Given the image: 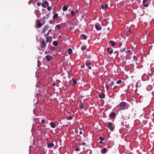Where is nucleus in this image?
<instances>
[{
  "mask_svg": "<svg viewBox=\"0 0 154 154\" xmlns=\"http://www.w3.org/2000/svg\"><path fill=\"white\" fill-rule=\"evenodd\" d=\"M107 151V149L106 148H103L101 150V152L103 154L105 153Z\"/></svg>",
  "mask_w": 154,
  "mask_h": 154,
  "instance_id": "nucleus-14",
  "label": "nucleus"
},
{
  "mask_svg": "<svg viewBox=\"0 0 154 154\" xmlns=\"http://www.w3.org/2000/svg\"><path fill=\"white\" fill-rule=\"evenodd\" d=\"M51 50L52 51H54L55 50V48L54 47H52L51 48Z\"/></svg>",
  "mask_w": 154,
  "mask_h": 154,
  "instance_id": "nucleus-29",
  "label": "nucleus"
},
{
  "mask_svg": "<svg viewBox=\"0 0 154 154\" xmlns=\"http://www.w3.org/2000/svg\"><path fill=\"white\" fill-rule=\"evenodd\" d=\"M72 85H75L77 83V81L76 80L74 79H72Z\"/></svg>",
  "mask_w": 154,
  "mask_h": 154,
  "instance_id": "nucleus-15",
  "label": "nucleus"
},
{
  "mask_svg": "<svg viewBox=\"0 0 154 154\" xmlns=\"http://www.w3.org/2000/svg\"><path fill=\"white\" fill-rule=\"evenodd\" d=\"M45 58L48 61H49L52 58V57L49 55H48L46 56Z\"/></svg>",
  "mask_w": 154,
  "mask_h": 154,
  "instance_id": "nucleus-9",
  "label": "nucleus"
},
{
  "mask_svg": "<svg viewBox=\"0 0 154 154\" xmlns=\"http://www.w3.org/2000/svg\"><path fill=\"white\" fill-rule=\"evenodd\" d=\"M72 50L71 48H69L68 50V54H71L72 53Z\"/></svg>",
  "mask_w": 154,
  "mask_h": 154,
  "instance_id": "nucleus-20",
  "label": "nucleus"
},
{
  "mask_svg": "<svg viewBox=\"0 0 154 154\" xmlns=\"http://www.w3.org/2000/svg\"><path fill=\"white\" fill-rule=\"evenodd\" d=\"M58 17V14L57 13H56L53 17V19H54L55 18H57Z\"/></svg>",
  "mask_w": 154,
  "mask_h": 154,
  "instance_id": "nucleus-24",
  "label": "nucleus"
},
{
  "mask_svg": "<svg viewBox=\"0 0 154 154\" xmlns=\"http://www.w3.org/2000/svg\"><path fill=\"white\" fill-rule=\"evenodd\" d=\"M133 59L134 61H136L137 60V57L136 56H134Z\"/></svg>",
  "mask_w": 154,
  "mask_h": 154,
  "instance_id": "nucleus-26",
  "label": "nucleus"
},
{
  "mask_svg": "<svg viewBox=\"0 0 154 154\" xmlns=\"http://www.w3.org/2000/svg\"><path fill=\"white\" fill-rule=\"evenodd\" d=\"M82 131H81L80 132L79 134H82Z\"/></svg>",
  "mask_w": 154,
  "mask_h": 154,
  "instance_id": "nucleus-55",
  "label": "nucleus"
},
{
  "mask_svg": "<svg viewBox=\"0 0 154 154\" xmlns=\"http://www.w3.org/2000/svg\"><path fill=\"white\" fill-rule=\"evenodd\" d=\"M122 81L121 80H119L118 81H117L116 82L118 84H120L121 83Z\"/></svg>",
  "mask_w": 154,
  "mask_h": 154,
  "instance_id": "nucleus-36",
  "label": "nucleus"
},
{
  "mask_svg": "<svg viewBox=\"0 0 154 154\" xmlns=\"http://www.w3.org/2000/svg\"><path fill=\"white\" fill-rule=\"evenodd\" d=\"M47 9L48 11H51V7L49 6L48 8Z\"/></svg>",
  "mask_w": 154,
  "mask_h": 154,
  "instance_id": "nucleus-41",
  "label": "nucleus"
},
{
  "mask_svg": "<svg viewBox=\"0 0 154 154\" xmlns=\"http://www.w3.org/2000/svg\"><path fill=\"white\" fill-rule=\"evenodd\" d=\"M148 0H143V4H144Z\"/></svg>",
  "mask_w": 154,
  "mask_h": 154,
  "instance_id": "nucleus-43",
  "label": "nucleus"
},
{
  "mask_svg": "<svg viewBox=\"0 0 154 154\" xmlns=\"http://www.w3.org/2000/svg\"><path fill=\"white\" fill-rule=\"evenodd\" d=\"M49 29V27L48 26L45 25V26L44 28H43L42 31V33H44L45 32L48 30Z\"/></svg>",
  "mask_w": 154,
  "mask_h": 154,
  "instance_id": "nucleus-5",
  "label": "nucleus"
},
{
  "mask_svg": "<svg viewBox=\"0 0 154 154\" xmlns=\"http://www.w3.org/2000/svg\"><path fill=\"white\" fill-rule=\"evenodd\" d=\"M99 139L100 140H102V141H103L104 140V138H103V137H100Z\"/></svg>",
  "mask_w": 154,
  "mask_h": 154,
  "instance_id": "nucleus-37",
  "label": "nucleus"
},
{
  "mask_svg": "<svg viewBox=\"0 0 154 154\" xmlns=\"http://www.w3.org/2000/svg\"><path fill=\"white\" fill-rule=\"evenodd\" d=\"M82 38L85 40H86L87 38L86 36L84 34L82 35Z\"/></svg>",
  "mask_w": 154,
  "mask_h": 154,
  "instance_id": "nucleus-27",
  "label": "nucleus"
},
{
  "mask_svg": "<svg viewBox=\"0 0 154 154\" xmlns=\"http://www.w3.org/2000/svg\"><path fill=\"white\" fill-rule=\"evenodd\" d=\"M56 27V28H58V29H61V27H60V25H57Z\"/></svg>",
  "mask_w": 154,
  "mask_h": 154,
  "instance_id": "nucleus-32",
  "label": "nucleus"
},
{
  "mask_svg": "<svg viewBox=\"0 0 154 154\" xmlns=\"http://www.w3.org/2000/svg\"><path fill=\"white\" fill-rule=\"evenodd\" d=\"M89 151H90V152H91V150H89Z\"/></svg>",
  "mask_w": 154,
  "mask_h": 154,
  "instance_id": "nucleus-59",
  "label": "nucleus"
},
{
  "mask_svg": "<svg viewBox=\"0 0 154 154\" xmlns=\"http://www.w3.org/2000/svg\"><path fill=\"white\" fill-rule=\"evenodd\" d=\"M95 27L96 29L97 30H100L101 29V27L98 24H95Z\"/></svg>",
  "mask_w": 154,
  "mask_h": 154,
  "instance_id": "nucleus-7",
  "label": "nucleus"
},
{
  "mask_svg": "<svg viewBox=\"0 0 154 154\" xmlns=\"http://www.w3.org/2000/svg\"><path fill=\"white\" fill-rule=\"evenodd\" d=\"M86 143H85L83 142L82 144V145H83V146H85L86 145Z\"/></svg>",
  "mask_w": 154,
  "mask_h": 154,
  "instance_id": "nucleus-50",
  "label": "nucleus"
},
{
  "mask_svg": "<svg viewBox=\"0 0 154 154\" xmlns=\"http://www.w3.org/2000/svg\"><path fill=\"white\" fill-rule=\"evenodd\" d=\"M87 47L85 46H84L83 47H82L81 49L82 51H84L86 50Z\"/></svg>",
  "mask_w": 154,
  "mask_h": 154,
  "instance_id": "nucleus-25",
  "label": "nucleus"
},
{
  "mask_svg": "<svg viewBox=\"0 0 154 154\" xmlns=\"http://www.w3.org/2000/svg\"><path fill=\"white\" fill-rule=\"evenodd\" d=\"M37 6H40L41 5V2H38L37 4Z\"/></svg>",
  "mask_w": 154,
  "mask_h": 154,
  "instance_id": "nucleus-39",
  "label": "nucleus"
},
{
  "mask_svg": "<svg viewBox=\"0 0 154 154\" xmlns=\"http://www.w3.org/2000/svg\"><path fill=\"white\" fill-rule=\"evenodd\" d=\"M54 146V145L53 143H50L48 144V147L49 148H53Z\"/></svg>",
  "mask_w": 154,
  "mask_h": 154,
  "instance_id": "nucleus-6",
  "label": "nucleus"
},
{
  "mask_svg": "<svg viewBox=\"0 0 154 154\" xmlns=\"http://www.w3.org/2000/svg\"><path fill=\"white\" fill-rule=\"evenodd\" d=\"M75 148H75V150L76 151H79V148L78 147V146H75Z\"/></svg>",
  "mask_w": 154,
  "mask_h": 154,
  "instance_id": "nucleus-38",
  "label": "nucleus"
},
{
  "mask_svg": "<svg viewBox=\"0 0 154 154\" xmlns=\"http://www.w3.org/2000/svg\"><path fill=\"white\" fill-rule=\"evenodd\" d=\"M122 45V43H121L120 44H119V46H121Z\"/></svg>",
  "mask_w": 154,
  "mask_h": 154,
  "instance_id": "nucleus-57",
  "label": "nucleus"
},
{
  "mask_svg": "<svg viewBox=\"0 0 154 154\" xmlns=\"http://www.w3.org/2000/svg\"><path fill=\"white\" fill-rule=\"evenodd\" d=\"M56 83H53V86H56Z\"/></svg>",
  "mask_w": 154,
  "mask_h": 154,
  "instance_id": "nucleus-51",
  "label": "nucleus"
},
{
  "mask_svg": "<svg viewBox=\"0 0 154 154\" xmlns=\"http://www.w3.org/2000/svg\"><path fill=\"white\" fill-rule=\"evenodd\" d=\"M72 119V117L71 116H68L67 117V119L68 120H71Z\"/></svg>",
  "mask_w": 154,
  "mask_h": 154,
  "instance_id": "nucleus-34",
  "label": "nucleus"
},
{
  "mask_svg": "<svg viewBox=\"0 0 154 154\" xmlns=\"http://www.w3.org/2000/svg\"><path fill=\"white\" fill-rule=\"evenodd\" d=\"M101 7H102V8L103 9L105 8H104V7H104V5H101Z\"/></svg>",
  "mask_w": 154,
  "mask_h": 154,
  "instance_id": "nucleus-48",
  "label": "nucleus"
},
{
  "mask_svg": "<svg viewBox=\"0 0 154 154\" xmlns=\"http://www.w3.org/2000/svg\"><path fill=\"white\" fill-rule=\"evenodd\" d=\"M106 88L107 90L109 88V85H107V84H106Z\"/></svg>",
  "mask_w": 154,
  "mask_h": 154,
  "instance_id": "nucleus-40",
  "label": "nucleus"
},
{
  "mask_svg": "<svg viewBox=\"0 0 154 154\" xmlns=\"http://www.w3.org/2000/svg\"><path fill=\"white\" fill-rule=\"evenodd\" d=\"M152 88V86L151 85H149L147 86V89L148 91H150V90Z\"/></svg>",
  "mask_w": 154,
  "mask_h": 154,
  "instance_id": "nucleus-23",
  "label": "nucleus"
},
{
  "mask_svg": "<svg viewBox=\"0 0 154 154\" xmlns=\"http://www.w3.org/2000/svg\"><path fill=\"white\" fill-rule=\"evenodd\" d=\"M91 62L89 60H87L86 62V65L88 68L89 69H91V67L90 66L91 65Z\"/></svg>",
  "mask_w": 154,
  "mask_h": 154,
  "instance_id": "nucleus-3",
  "label": "nucleus"
},
{
  "mask_svg": "<svg viewBox=\"0 0 154 154\" xmlns=\"http://www.w3.org/2000/svg\"><path fill=\"white\" fill-rule=\"evenodd\" d=\"M99 143H100V144H101L102 143V140H100V142H99Z\"/></svg>",
  "mask_w": 154,
  "mask_h": 154,
  "instance_id": "nucleus-53",
  "label": "nucleus"
},
{
  "mask_svg": "<svg viewBox=\"0 0 154 154\" xmlns=\"http://www.w3.org/2000/svg\"><path fill=\"white\" fill-rule=\"evenodd\" d=\"M131 52V51L130 50H128V51H126V53H130Z\"/></svg>",
  "mask_w": 154,
  "mask_h": 154,
  "instance_id": "nucleus-46",
  "label": "nucleus"
},
{
  "mask_svg": "<svg viewBox=\"0 0 154 154\" xmlns=\"http://www.w3.org/2000/svg\"><path fill=\"white\" fill-rule=\"evenodd\" d=\"M99 96L100 99L102 98H105V94H104L102 93L101 94H99Z\"/></svg>",
  "mask_w": 154,
  "mask_h": 154,
  "instance_id": "nucleus-11",
  "label": "nucleus"
},
{
  "mask_svg": "<svg viewBox=\"0 0 154 154\" xmlns=\"http://www.w3.org/2000/svg\"><path fill=\"white\" fill-rule=\"evenodd\" d=\"M31 1H29V2H28V4H29V5H30V4H31Z\"/></svg>",
  "mask_w": 154,
  "mask_h": 154,
  "instance_id": "nucleus-52",
  "label": "nucleus"
},
{
  "mask_svg": "<svg viewBox=\"0 0 154 154\" xmlns=\"http://www.w3.org/2000/svg\"><path fill=\"white\" fill-rule=\"evenodd\" d=\"M37 23V26H38V28H40L42 26V24L40 22V21L39 20H38Z\"/></svg>",
  "mask_w": 154,
  "mask_h": 154,
  "instance_id": "nucleus-13",
  "label": "nucleus"
},
{
  "mask_svg": "<svg viewBox=\"0 0 154 154\" xmlns=\"http://www.w3.org/2000/svg\"><path fill=\"white\" fill-rule=\"evenodd\" d=\"M42 6L44 8H46V6H45V5H44V3H42Z\"/></svg>",
  "mask_w": 154,
  "mask_h": 154,
  "instance_id": "nucleus-44",
  "label": "nucleus"
},
{
  "mask_svg": "<svg viewBox=\"0 0 154 154\" xmlns=\"http://www.w3.org/2000/svg\"><path fill=\"white\" fill-rule=\"evenodd\" d=\"M78 130H76V131H75V133H78Z\"/></svg>",
  "mask_w": 154,
  "mask_h": 154,
  "instance_id": "nucleus-54",
  "label": "nucleus"
},
{
  "mask_svg": "<svg viewBox=\"0 0 154 154\" xmlns=\"http://www.w3.org/2000/svg\"><path fill=\"white\" fill-rule=\"evenodd\" d=\"M63 11H66L68 9V7L67 6H64L63 7Z\"/></svg>",
  "mask_w": 154,
  "mask_h": 154,
  "instance_id": "nucleus-22",
  "label": "nucleus"
},
{
  "mask_svg": "<svg viewBox=\"0 0 154 154\" xmlns=\"http://www.w3.org/2000/svg\"><path fill=\"white\" fill-rule=\"evenodd\" d=\"M110 29V28H109V27H108V28H107V30H109Z\"/></svg>",
  "mask_w": 154,
  "mask_h": 154,
  "instance_id": "nucleus-56",
  "label": "nucleus"
},
{
  "mask_svg": "<svg viewBox=\"0 0 154 154\" xmlns=\"http://www.w3.org/2000/svg\"><path fill=\"white\" fill-rule=\"evenodd\" d=\"M84 105L83 104L81 103L79 106V107L80 109H83L84 107Z\"/></svg>",
  "mask_w": 154,
  "mask_h": 154,
  "instance_id": "nucleus-21",
  "label": "nucleus"
},
{
  "mask_svg": "<svg viewBox=\"0 0 154 154\" xmlns=\"http://www.w3.org/2000/svg\"><path fill=\"white\" fill-rule=\"evenodd\" d=\"M50 125L52 128H55L56 127V124L55 123H53L52 122H51Z\"/></svg>",
  "mask_w": 154,
  "mask_h": 154,
  "instance_id": "nucleus-12",
  "label": "nucleus"
},
{
  "mask_svg": "<svg viewBox=\"0 0 154 154\" xmlns=\"http://www.w3.org/2000/svg\"><path fill=\"white\" fill-rule=\"evenodd\" d=\"M52 31V29H50L48 31L47 34V35H48L49 34V32H51Z\"/></svg>",
  "mask_w": 154,
  "mask_h": 154,
  "instance_id": "nucleus-45",
  "label": "nucleus"
},
{
  "mask_svg": "<svg viewBox=\"0 0 154 154\" xmlns=\"http://www.w3.org/2000/svg\"><path fill=\"white\" fill-rule=\"evenodd\" d=\"M40 44H41V47L42 48H44L46 46V44L45 41V40H41L40 41Z\"/></svg>",
  "mask_w": 154,
  "mask_h": 154,
  "instance_id": "nucleus-2",
  "label": "nucleus"
},
{
  "mask_svg": "<svg viewBox=\"0 0 154 154\" xmlns=\"http://www.w3.org/2000/svg\"><path fill=\"white\" fill-rule=\"evenodd\" d=\"M85 67V66L84 65H82L81 66V67L82 68H83Z\"/></svg>",
  "mask_w": 154,
  "mask_h": 154,
  "instance_id": "nucleus-47",
  "label": "nucleus"
},
{
  "mask_svg": "<svg viewBox=\"0 0 154 154\" xmlns=\"http://www.w3.org/2000/svg\"><path fill=\"white\" fill-rule=\"evenodd\" d=\"M47 16H48V15H47Z\"/></svg>",
  "mask_w": 154,
  "mask_h": 154,
  "instance_id": "nucleus-60",
  "label": "nucleus"
},
{
  "mask_svg": "<svg viewBox=\"0 0 154 154\" xmlns=\"http://www.w3.org/2000/svg\"><path fill=\"white\" fill-rule=\"evenodd\" d=\"M144 5V6L146 7H147L149 5L147 4H145V3Z\"/></svg>",
  "mask_w": 154,
  "mask_h": 154,
  "instance_id": "nucleus-42",
  "label": "nucleus"
},
{
  "mask_svg": "<svg viewBox=\"0 0 154 154\" xmlns=\"http://www.w3.org/2000/svg\"><path fill=\"white\" fill-rule=\"evenodd\" d=\"M48 122V121H46L44 119H42V121L41 122H40V123L41 124H44L45 123H46V124H47Z\"/></svg>",
  "mask_w": 154,
  "mask_h": 154,
  "instance_id": "nucleus-17",
  "label": "nucleus"
},
{
  "mask_svg": "<svg viewBox=\"0 0 154 154\" xmlns=\"http://www.w3.org/2000/svg\"><path fill=\"white\" fill-rule=\"evenodd\" d=\"M44 4H45L47 6H49V4L47 1H44Z\"/></svg>",
  "mask_w": 154,
  "mask_h": 154,
  "instance_id": "nucleus-30",
  "label": "nucleus"
},
{
  "mask_svg": "<svg viewBox=\"0 0 154 154\" xmlns=\"http://www.w3.org/2000/svg\"><path fill=\"white\" fill-rule=\"evenodd\" d=\"M116 115V113L115 112H112L109 115V116L111 118L114 117Z\"/></svg>",
  "mask_w": 154,
  "mask_h": 154,
  "instance_id": "nucleus-18",
  "label": "nucleus"
},
{
  "mask_svg": "<svg viewBox=\"0 0 154 154\" xmlns=\"http://www.w3.org/2000/svg\"><path fill=\"white\" fill-rule=\"evenodd\" d=\"M126 50V49L125 48H123L122 50H120V52H125Z\"/></svg>",
  "mask_w": 154,
  "mask_h": 154,
  "instance_id": "nucleus-33",
  "label": "nucleus"
},
{
  "mask_svg": "<svg viewBox=\"0 0 154 154\" xmlns=\"http://www.w3.org/2000/svg\"><path fill=\"white\" fill-rule=\"evenodd\" d=\"M114 82L113 81H112L111 82V83L110 84V86H112L114 85Z\"/></svg>",
  "mask_w": 154,
  "mask_h": 154,
  "instance_id": "nucleus-35",
  "label": "nucleus"
},
{
  "mask_svg": "<svg viewBox=\"0 0 154 154\" xmlns=\"http://www.w3.org/2000/svg\"><path fill=\"white\" fill-rule=\"evenodd\" d=\"M127 103L124 102H122L120 103L117 107H119V110H124L126 109V107Z\"/></svg>",
  "mask_w": 154,
  "mask_h": 154,
  "instance_id": "nucleus-1",
  "label": "nucleus"
},
{
  "mask_svg": "<svg viewBox=\"0 0 154 154\" xmlns=\"http://www.w3.org/2000/svg\"><path fill=\"white\" fill-rule=\"evenodd\" d=\"M132 34L131 30L129 29L128 31L126 33L127 36H130Z\"/></svg>",
  "mask_w": 154,
  "mask_h": 154,
  "instance_id": "nucleus-8",
  "label": "nucleus"
},
{
  "mask_svg": "<svg viewBox=\"0 0 154 154\" xmlns=\"http://www.w3.org/2000/svg\"><path fill=\"white\" fill-rule=\"evenodd\" d=\"M105 7H104V8H106L107 7V4H105Z\"/></svg>",
  "mask_w": 154,
  "mask_h": 154,
  "instance_id": "nucleus-49",
  "label": "nucleus"
},
{
  "mask_svg": "<svg viewBox=\"0 0 154 154\" xmlns=\"http://www.w3.org/2000/svg\"><path fill=\"white\" fill-rule=\"evenodd\" d=\"M109 43L111 44V46L112 47H113L116 45L115 42L112 40L110 41H109Z\"/></svg>",
  "mask_w": 154,
  "mask_h": 154,
  "instance_id": "nucleus-10",
  "label": "nucleus"
},
{
  "mask_svg": "<svg viewBox=\"0 0 154 154\" xmlns=\"http://www.w3.org/2000/svg\"><path fill=\"white\" fill-rule=\"evenodd\" d=\"M107 125L109 127L108 128H109V130L112 131L113 130V128L112 127L113 126L111 122H109L108 123Z\"/></svg>",
  "mask_w": 154,
  "mask_h": 154,
  "instance_id": "nucleus-4",
  "label": "nucleus"
},
{
  "mask_svg": "<svg viewBox=\"0 0 154 154\" xmlns=\"http://www.w3.org/2000/svg\"><path fill=\"white\" fill-rule=\"evenodd\" d=\"M110 49L109 48H107V51L109 52V53L110 54H111L113 53V50H110Z\"/></svg>",
  "mask_w": 154,
  "mask_h": 154,
  "instance_id": "nucleus-16",
  "label": "nucleus"
},
{
  "mask_svg": "<svg viewBox=\"0 0 154 154\" xmlns=\"http://www.w3.org/2000/svg\"><path fill=\"white\" fill-rule=\"evenodd\" d=\"M46 42L47 43H48L49 42L50 37H47L46 38Z\"/></svg>",
  "mask_w": 154,
  "mask_h": 154,
  "instance_id": "nucleus-28",
  "label": "nucleus"
},
{
  "mask_svg": "<svg viewBox=\"0 0 154 154\" xmlns=\"http://www.w3.org/2000/svg\"><path fill=\"white\" fill-rule=\"evenodd\" d=\"M90 56H88V57H87L88 58H90Z\"/></svg>",
  "mask_w": 154,
  "mask_h": 154,
  "instance_id": "nucleus-58",
  "label": "nucleus"
},
{
  "mask_svg": "<svg viewBox=\"0 0 154 154\" xmlns=\"http://www.w3.org/2000/svg\"><path fill=\"white\" fill-rule=\"evenodd\" d=\"M53 45L55 46H57L58 45V42L57 41H54L53 43Z\"/></svg>",
  "mask_w": 154,
  "mask_h": 154,
  "instance_id": "nucleus-19",
  "label": "nucleus"
},
{
  "mask_svg": "<svg viewBox=\"0 0 154 154\" xmlns=\"http://www.w3.org/2000/svg\"><path fill=\"white\" fill-rule=\"evenodd\" d=\"M71 14L72 16H74L75 15V13L73 11H72L71 12Z\"/></svg>",
  "mask_w": 154,
  "mask_h": 154,
  "instance_id": "nucleus-31",
  "label": "nucleus"
}]
</instances>
